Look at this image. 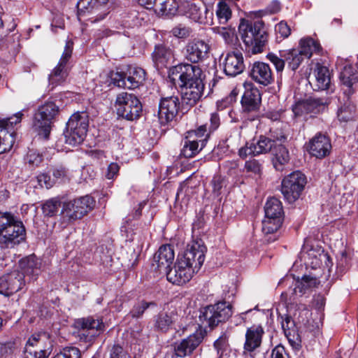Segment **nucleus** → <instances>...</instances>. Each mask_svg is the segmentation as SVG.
<instances>
[{
  "mask_svg": "<svg viewBox=\"0 0 358 358\" xmlns=\"http://www.w3.org/2000/svg\"><path fill=\"white\" fill-rule=\"evenodd\" d=\"M186 112L182 108V101L178 96L162 97L158 106V119L161 126H169L176 120L179 110Z\"/></svg>",
  "mask_w": 358,
  "mask_h": 358,
  "instance_id": "nucleus-14",
  "label": "nucleus"
},
{
  "mask_svg": "<svg viewBox=\"0 0 358 358\" xmlns=\"http://www.w3.org/2000/svg\"><path fill=\"white\" fill-rule=\"evenodd\" d=\"M73 48V43L71 41H67L58 64L48 76L49 85L52 86L51 90L65 81L68 76L66 64L71 57Z\"/></svg>",
  "mask_w": 358,
  "mask_h": 358,
  "instance_id": "nucleus-18",
  "label": "nucleus"
},
{
  "mask_svg": "<svg viewBox=\"0 0 358 358\" xmlns=\"http://www.w3.org/2000/svg\"><path fill=\"white\" fill-rule=\"evenodd\" d=\"M274 143L268 139V137L260 135L258 138H254L245 146L238 150V155L241 158L245 159L248 155L257 156L266 154L271 151Z\"/></svg>",
  "mask_w": 358,
  "mask_h": 358,
  "instance_id": "nucleus-23",
  "label": "nucleus"
},
{
  "mask_svg": "<svg viewBox=\"0 0 358 358\" xmlns=\"http://www.w3.org/2000/svg\"><path fill=\"white\" fill-rule=\"evenodd\" d=\"M206 252L207 248L203 241L201 239H196L187 245L182 256L178 259L197 273L205 261Z\"/></svg>",
  "mask_w": 358,
  "mask_h": 358,
  "instance_id": "nucleus-16",
  "label": "nucleus"
},
{
  "mask_svg": "<svg viewBox=\"0 0 358 358\" xmlns=\"http://www.w3.org/2000/svg\"><path fill=\"white\" fill-rule=\"evenodd\" d=\"M266 57L274 65L278 73L283 71L285 64V59L284 58L280 56L278 57L273 52H269Z\"/></svg>",
  "mask_w": 358,
  "mask_h": 358,
  "instance_id": "nucleus-58",
  "label": "nucleus"
},
{
  "mask_svg": "<svg viewBox=\"0 0 358 358\" xmlns=\"http://www.w3.org/2000/svg\"><path fill=\"white\" fill-rule=\"evenodd\" d=\"M24 285L23 273L14 271L0 278V294L9 296L22 289Z\"/></svg>",
  "mask_w": 358,
  "mask_h": 358,
  "instance_id": "nucleus-25",
  "label": "nucleus"
},
{
  "mask_svg": "<svg viewBox=\"0 0 358 358\" xmlns=\"http://www.w3.org/2000/svg\"><path fill=\"white\" fill-rule=\"evenodd\" d=\"M330 138L325 134L317 133L313 136L307 145V150L311 156L317 159L327 157L331 150Z\"/></svg>",
  "mask_w": 358,
  "mask_h": 358,
  "instance_id": "nucleus-26",
  "label": "nucleus"
},
{
  "mask_svg": "<svg viewBox=\"0 0 358 358\" xmlns=\"http://www.w3.org/2000/svg\"><path fill=\"white\" fill-rule=\"evenodd\" d=\"M52 358H81V352L76 347H65Z\"/></svg>",
  "mask_w": 358,
  "mask_h": 358,
  "instance_id": "nucleus-54",
  "label": "nucleus"
},
{
  "mask_svg": "<svg viewBox=\"0 0 358 358\" xmlns=\"http://www.w3.org/2000/svg\"><path fill=\"white\" fill-rule=\"evenodd\" d=\"M108 85L119 88H126V74L124 72L111 71L108 73Z\"/></svg>",
  "mask_w": 358,
  "mask_h": 358,
  "instance_id": "nucleus-50",
  "label": "nucleus"
},
{
  "mask_svg": "<svg viewBox=\"0 0 358 358\" xmlns=\"http://www.w3.org/2000/svg\"><path fill=\"white\" fill-rule=\"evenodd\" d=\"M213 346L217 352L219 358H224L229 355L231 352L229 344V336L224 332L215 341Z\"/></svg>",
  "mask_w": 358,
  "mask_h": 358,
  "instance_id": "nucleus-48",
  "label": "nucleus"
},
{
  "mask_svg": "<svg viewBox=\"0 0 358 358\" xmlns=\"http://www.w3.org/2000/svg\"><path fill=\"white\" fill-rule=\"evenodd\" d=\"M299 52L304 58H310L313 53H320L322 48L320 43L310 37L301 38Z\"/></svg>",
  "mask_w": 358,
  "mask_h": 358,
  "instance_id": "nucleus-40",
  "label": "nucleus"
},
{
  "mask_svg": "<svg viewBox=\"0 0 358 358\" xmlns=\"http://www.w3.org/2000/svg\"><path fill=\"white\" fill-rule=\"evenodd\" d=\"M169 76L173 81L178 80L182 109L188 111L201 101L206 76L199 65L180 62L169 69Z\"/></svg>",
  "mask_w": 358,
  "mask_h": 358,
  "instance_id": "nucleus-1",
  "label": "nucleus"
},
{
  "mask_svg": "<svg viewBox=\"0 0 358 358\" xmlns=\"http://www.w3.org/2000/svg\"><path fill=\"white\" fill-rule=\"evenodd\" d=\"M275 31L279 34L282 38H287L291 34V29L285 21H281L275 27Z\"/></svg>",
  "mask_w": 358,
  "mask_h": 358,
  "instance_id": "nucleus-63",
  "label": "nucleus"
},
{
  "mask_svg": "<svg viewBox=\"0 0 358 358\" xmlns=\"http://www.w3.org/2000/svg\"><path fill=\"white\" fill-rule=\"evenodd\" d=\"M26 239L23 222L10 212L0 211V244L4 248H13Z\"/></svg>",
  "mask_w": 358,
  "mask_h": 358,
  "instance_id": "nucleus-4",
  "label": "nucleus"
},
{
  "mask_svg": "<svg viewBox=\"0 0 358 358\" xmlns=\"http://www.w3.org/2000/svg\"><path fill=\"white\" fill-rule=\"evenodd\" d=\"M273 155L272 163L275 169L278 171H283L290 161V155L288 149L283 144L273 145L271 150Z\"/></svg>",
  "mask_w": 358,
  "mask_h": 358,
  "instance_id": "nucleus-34",
  "label": "nucleus"
},
{
  "mask_svg": "<svg viewBox=\"0 0 358 358\" xmlns=\"http://www.w3.org/2000/svg\"><path fill=\"white\" fill-rule=\"evenodd\" d=\"M126 74V88L134 90L143 85L146 78V73L141 67H130Z\"/></svg>",
  "mask_w": 358,
  "mask_h": 358,
  "instance_id": "nucleus-35",
  "label": "nucleus"
},
{
  "mask_svg": "<svg viewBox=\"0 0 358 358\" xmlns=\"http://www.w3.org/2000/svg\"><path fill=\"white\" fill-rule=\"evenodd\" d=\"M23 113H16L13 116L0 119V154L9 151L13 147L16 133L15 126L20 123Z\"/></svg>",
  "mask_w": 358,
  "mask_h": 358,
  "instance_id": "nucleus-13",
  "label": "nucleus"
},
{
  "mask_svg": "<svg viewBox=\"0 0 358 358\" xmlns=\"http://www.w3.org/2000/svg\"><path fill=\"white\" fill-rule=\"evenodd\" d=\"M180 6L177 0H159L157 7L162 15L173 16L178 11Z\"/></svg>",
  "mask_w": 358,
  "mask_h": 358,
  "instance_id": "nucleus-47",
  "label": "nucleus"
},
{
  "mask_svg": "<svg viewBox=\"0 0 358 358\" xmlns=\"http://www.w3.org/2000/svg\"><path fill=\"white\" fill-rule=\"evenodd\" d=\"M175 253L173 248L170 244L162 245L158 251L155 254L152 263V266L155 267L159 273H166L174 260Z\"/></svg>",
  "mask_w": 358,
  "mask_h": 358,
  "instance_id": "nucleus-27",
  "label": "nucleus"
},
{
  "mask_svg": "<svg viewBox=\"0 0 358 358\" xmlns=\"http://www.w3.org/2000/svg\"><path fill=\"white\" fill-rule=\"evenodd\" d=\"M147 204V201L140 202L137 207L134 209L124 219V222L121 227V232L126 234L127 239L133 240V235L136 222L138 220L142 215V210Z\"/></svg>",
  "mask_w": 358,
  "mask_h": 358,
  "instance_id": "nucleus-31",
  "label": "nucleus"
},
{
  "mask_svg": "<svg viewBox=\"0 0 358 358\" xmlns=\"http://www.w3.org/2000/svg\"><path fill=\"white\" fill-rule=\"evenodd\" d=\"M220 66L224 73L228 77H236L242 73L245 69L244 58L241 52L231 51L223 55L220 59Z\"/></svg>",
  "mask_w": 358,
  "mask_h": 358,
  "instance_id": "nucleus-22",
  "label": "nucleus"
},
{
  "mask_svg": "<svg viewBox=\"0 0 358 358\" xmlns=\"http://www.w3.org/2000/svg\"><path fill=\"white\" fill-rule=\"evenodd\" d=\"M185 58L190 64L203 62L209 57L210 45L205 41L194 38L189 41L185 47Z\"/></svg>",
  "mask_w": 358,
  "mask_h": 358,
  "instance_id": "nucleus-19",
  "label": "nucleus"
},
{
  "mask_svg": "<svg viewBox=\"0 0 358 358\" xmlns=\"http://www.w3.org/2000/svg\"><path fill=\"white\" fill-rule=\"evenodd\" d=\"M185 264L178 258L173 267H171L166 273L167 280L177 285H182L189 282L196 272Z\"/></svg>",
  "mask_w": 358,
  "mask_h": 358,
  "instance_id": "nucleus-24",
  "label": "nucleus"
},
{
  "mask_svg": "<svg viewBox=\"0 0 358 358\" xmlns=\"http://www.w3.org/2000/svg\"><path fill=\"white\" fill-rule=\"evenodd\" d=\"M317 90H327L330 85V74L328 68L317 66L315 70Z\"/></svg>",
  "mask_w": 358,
  "mask_h": 358,
  "instance_id": "nucleus-44",
  "label": "nucleus"
},
{
  "mask_svg": "<svg viewBox=\"0 0 358 358\" xmlns=\"http://www.w3.org/2000/svg\"><path fill=\"white\" fill-rule=\"evenodd\" d=\"M62 103L56 97H51L43 105L38 107L34 114L33 128L39 136L45 139L49 138L52 125L59 115Z\"/></svg>",
  "mask_w": 358,
  "mask_h": 358,
  "instance_id": "nucleus-5",
  "label": "nucleus"
},
{
  "mask_svg": "<svg viewBox=\"0 0 358 358\" xmlns=\"http://www.w3.org/2000/svg\"><path fill=\"white\" fill-rule=\"evenodd\" d=\"M153 322L156 331L166 333L171 329L174 320L171 313L161 311L154 317Z\"/></svg>",
  "mask_w": 358,
  "mask_h": 358,
  "instance_id": "nucleus-38",
  "label": "nucleus"
},
{
  "mask_svg": "<svg viewBox=\"0 0 358 358\" xmlns=\"http://www.w3.org/2000/svg\"><path fill=\"white\" fill-rule=\"evenodd\" d=\"M203 149L201 148L199 142L188 138L186 135L180 155L185 158H192L199 154Z\"/></svg>",
  "mask_w": 358,
  "mask_h": 358,
  "instance_id": "nucleus-45",
  "label": "nucleus"
},
{
  "mask_svg": "<svg viewBox=\"0 0 358 358\" xmlns=\"http://www.w3.org/2000/svg\"><path fill=\"white\" fill-rule=\"evenodd\" d=\"M244 86L245 92L241 101L242 107L241 116L244 121L252 122L259 117L262 95L252 83H246Z\"/></svg>",
  "mask_w": 358,
  "mask_h": 358,
  "instance_id": "nucleus-11",
  "label": "nucleus"
},
{
  "mask_svg": "<svg viewBox=\"0 0 358 358\" xmlns=\"http://www.w3.org/2000/svg\"><path fill=\"white\" fill-rule=\"evenodd\" d=\"M216 15L220 24H225L231 17V10L226 2L217 3Z\"/></svg>",
  "mask_w": 358,
  "mask_h": 358,
  "instance_id": "nucleus-51",
  "label": "nucleus"
},
{
  "mask_svg": "<svg viewBox=\"0 0 358 358\" xmlns=\"http://www.w3.org/2000/svg\"><path fill=\"white\" fill-rule=\"evenodd\" d=\"M281 326L289 343L294 350L301 348V338L294 320L289 315L280 316Z\"/></svg>",
  "mask_w": 358,
  "mask_h": 358,
  "instance_id": "nucleus-29",
  "label": "nucleus"
},
{
  "mask_svg": "<svg viewBox=\"0 0 358 358\" xmlns=\"http://www.w3.org/2000/svg\"><path fill=\"white\" fill-rule=\"evenodd\" d=\"M157 303L155 301H146L145 299H137L130 309L128 316L134 320L143 318L148 309L155 308Z\"/></svg>",
  "mask_w": 358,
  "mask_h": 358,
  "instance_id": "nucleus-37",
  "label": "nucleus"
},
{
  "mask_svg": "<svg viewBox=\"0 0 358 358\" xmlns=\"http://www.w3.org/2000/svg\"><path fill=\"white\" fill-rule=\"evenodd\" d=\"M229 152V147L226 141H220L218 145L213 150V155L218 159H222Z\"/></svg>",
  "mask_w": 358,
  "mask_h": 358,
  "instance_id": "nucleus-60",
  "label": "nucleus"
},
{
  "mask_svg": "<svg viewBox=\"0 0 358 358\" xmlns=\"http://www.w3.org/2000/svg\"><path fill=\"white\" fill-rule=\"evenodd\" d=\"M115 107L117 117L127 121L137 120L143 113V106L139 99L127 92H121L117 95Z\"/></svg>",
  "mask_w": 358,
  "mask_h": 358,
  "instance_id": "nucleus-8",
  "label": "nucleus"
},
{
  "mask_svg": "<svg viewBox=\"0 0 358 358\" xmlns=\"http://www.w3.org/2000/svg\"><path fill=\"white\" fill-rule=\"evenodd\" d=\"M180 8L183 10L185 15L199 23H208L213 15L212 8L201 1H185L181 4Z\"/></svg>",
  "mask_w": 358,
  "mask_h": 358,
  "instance_id": "nucleus-20",
  "label": "nucleus"
},
{
  "mask_svg": "<svg viewBox=\"0 0 358 358\" xmlns=\"http://www.w3.org/2000/svg\"><path fill=\"white\" fill-rule=\"evenodd\" d=\"M225 183V180L220 175H215L210 181L212 186V193L215 197H218L222 194V189Z\"/></svg>",
  "mask_w": 358,
  "mask_h": 358,
  "instance_id": "nucleus-55",
  "label": "nucleus"
},
{
  "mask_svg": "<svg viewBox=\"0 0 358 358\" xmlns=\"http://www.w3.org/2000/svg\"><path fill=\"white\" fill-rule=\"evenodd\" d=\"M301 261L306 266H310L313 269L320 268L323 262L327 266L331 264V259L327 252H325L322 246L309 245L306 241L299 254Z\"/></svg>",
  "mask_w": 358,
  "mask_h": 358,
  "instance_id": "nucleus-15",
  "label": "nucleus"
},
{
  "mask_svg": "<svg viewBox=\"0 0 358 358\" xmlns=\"http://www.w3.org/2000/svg\"><path fill=\"white\" fill-rule=\"evenodd\" d=\"M108 358H131L126 349L120 344H114L108 350Z\"/></svg>",
  "mask_w": 358,
  "mask_h": 358,
  "instance_id": "nucleus-53",
  "label": "nucleus"
},
{
  "mask_svg": "<svg viewBox=\"0 0 358 358\" xmlns=\"http://www.w3.org/2000/svg\"><path fill=\"white\" fill-rule=\"evenodd\" d=\"M40 262L35 255H29L21 259L19 262V266L21 269V273L25 275H36L39 270Z\"/></svg>",
  "mask_w": 358,
  "mask_h": 358,
  "instance_id": "nucleus-41",
  "label": "nucleus"
},
{
  "mask_svg": "<svg viewBox=\"0 0 358 358\" xmlns=\"http://www.w3.org/2000/svg\"><path fill=\"white\" fill-rule=\"evenodd\" d=\"M265 218L262 221V230L266 234H273L282 226L284 212L281 201L272 197L268 199L265 206Z\"/></svg>",
  "mask_w": 358,
  "mask_h": 358,
  "instance_id": "nucleus-12",
  "label": "nucleus"
},
{
  "mask_svg": "<svg viewBox=\"0 0 358 358\" xmlns=\"http://www.w3.org/2000/svg\"><path fill=\"white\" fill-rule=\"evenodd\" d=\"M208 123L201 124L195 129L187 131L188 138H192L201 144V148H204L210 137L211 134L207 129Z\"/></svg>",
  "mask_w": 358,
  "mask_h": 358,
  "instance_id": "nucleus-43",
  "label": "nucleus"
},
{
  "mask_svg": "<svg viewBox=\"0 0 358 358\" xmlns=\"http://www.w3.org/2000/svg\"><path fill=\"white\" fill-rule=\"evenodd\" d=\"M62 208V201L59 197H53L45 201L41 206L44 216L52 217L56 216L60 208Z\"/></svg>",
  "mask_w": 358,
  "mask_h": 358,
  "instance_id": "nucleus-46",
  "label": "nucleus"
},
{
  "mask_svg": "<svg viewBox=\"0 0 358 358\" xmlns=\"http://www.w3.org/2000/svg\"><path fill=\"white\" fill-rule=\"evenodd\" d=\"M151 56L155 66L157 69H163L167 66L173 57V50L168 43L161 42L155 44Z\"/></svg>",
  "mask_w": 358,
  "mask_h": 358,
  "instance_id": "nucleus-30",
  "label": "nucleus"
},
{
  "mask_svg": "<svg viewBox=\"0 0 358 358\" xmlns=\"http://www.w3.org/2000/svg\"><path fill=\"white\" fill-rule=\"evenodd\" d=\"M67 170L63 166H57L52 169V176L56 183H61L66 178Z\"/></svg>",
  "mask_w": 358,
  "mask_h": 358,
  "instance_id": "nucleus-59",
  "label": "nucleus"
},
{
  "mask_svg": "<svg viewBox=\"0 0 358 358\" xmlns=\"http://www.w3.org/2000/svg\"><path fill=\"white\" fill-rule=\"evenodd\" d=\"M234 296V289L224 290L222 300L200 308L199 320L201 325L213 329L228 321L233 315Z\"/></svg>",
  "mask_w": 358,
  "mask_h": 358,
  "instance_id": "nucleus-3",
  "label": "nucleus"
},
{
  "mask_svg": "<svg viewBox=\"0 0 358 358\" xmlns=\"http://www.w3.org/2000/svg\"><path fill=\"white\" fill-rule=\"evenodd\" d=\"M89 118L86 110L76 111L70 116L63 132L66 144L75 147L84 141L89 129Z\"/></svg>",
  "mask_w": 358,
  "mask_h": 358,
  "instance_id": "nucleus-6",
  "label": "nucleus"
},
{
  "mask_svg": "<svg viewBox=\"0 0 358 358\" xmlns=\"http://www.w3.org/2000/svg\"><path fill=\"white\" fill-rule=\"evenodd\" d=\"M205 331H196L185 338L177 341L172 345L173 352L172 358H185L192 355L194 351L202 343Z\"/></svg>",
  "mask_w": 358,
  "mask_h": 358,
  "instance_id": "nucleus-17",
  "label": "nucleus"
},
{
  "mask_svg": "<svg viewBox=\"0 0 358 358\" xmlns=\"http://www.w3.org/2000/svg\"><path fill=\"white\" fill-rule=\"evenodd\" d=\"M15 342L9 341L0 343V357H6L13 353L15 350Z\"/></svg>",
  "mask_w": 358,
  "mask_h": 358,
  "instance_id": "nucleus-62",
  "label": "nucleus"
},
{
  "mask_svg": "<svg viewBox=\"0 0 358 358\" xmlns=\"http://www.w3.org/2000/svg\"><path fill=\"white\" fill-rule=\"evenodd\" d=\"M271 358H291L285 348L281 345H277L271 351Z\"/></svg>",
  "mask_w": 358,
  "mask_h": 358,
  "instance_id": "nucleus-64",
  "label": "nucleus"
},
{
  "mask_svg": "<svg viewBox=\"0 0 358 358\" xmlns=\"http://www.w3.org/2000/svg\"><path fill=\"white\" fill-rule=\"evenodd\" d=\"M264 334V331L261 325H252L248 328L244 343L245 351L252 352L258 348L262 344Z\"/></svg>",
  "mask_w": 358,
  "mask_h": 358,
  "instance_id": "nucleus-33",
  "label": "nucleus"
},
{
  "mask_svg": "<svg viewBox=\"0 0 358 358\" xmlns=\"http://www.w3.org/2000/svg\"><path fill=\"white\" fill-rule=\"evenodd\" d=\"M268 137L270 141H273L274 145L283 144L287 139V136L281 127H271Z\"/></svg>",
  "mask_w": 358,
  "mask_h": 358,
  "instance_id": "nucleus-52",
  "label": "nucleus"
},
{
  "mask_svg": "<svg viewBox=\"0 0 358 358\" xmlns=\"http://www.w3.org/2000/svg\"><path fill=\"white\" fill-rule=\"evenodd\" d=\"M95 205L94 199L85 195L62 203L61 216L64 221L69 223L80 220L92 210Z\"/></svg>",
  "mask_w": 358,
  "mask_h": 358,
  "instance_id": "nucleus-7",
  "label": "nucleus"
},
{
  "mask_svg": "<svg viewBox=\"0 0 358 358\" xmlns=\"http://www.w3.org/2000/svg\"><path fill=\"white\" fill-rule=\"evenodd\" d=\"M358 68L356 65L345 62L339 73V80L343 96L351 97L356 92L358 83Z\"/></svg>",
  "mask_w": 358,
  "mask_h": 358,
  "instance_id": "nucleus-21",
  "label": "nucleus"
},
{
  "mask_svg": "<svg viewBox=\"0 0 358 358\" xmlns=\"http://www.w3.org/2000/svg\"><path fill=\"white\" fill-rule=\"evenodd\" d=\"M244 169L248 173L260 175L262 171V164L255 159H251L245 162Z\"/></svg>",
  "mask_w": 358,
  "mask_h": 358,
  "instance_id": "nucleus-56",
  "label": "nucleus"
},
{
  "mask_svg": "<svg viewBox=\"0 0 358 358\" xmlns=\"http://www.w3.org/2000/svg\"><path fill=\"white\" fill-rule=\"evenodd\" d=\"M280 56L285 59L288 68L293 71L299 67L304 59L296 49L280 50Z\"/></svg>",
  "mask_w": 358,
  "mask_h": 358,
  "instance_id": "nucleus-39",
  "label": "nucleus"
},
{
  "mask_svg": "<svg viewBox=\"0 0 358 358\" xmlns=\"http://www.w3.org/2000/svg\"><path fill=\"white\" fill-rule=\"evenodd\" d=\"M318 278V276L312 274L304 275L301 280L298 278L295 280L292 294H299V296H302L306 294L308 289L316 287L320 283Z\"/></svg>",
  "mask_w": 358,
  "mask_h": 358,
  "instance_id": "nucleus-36",
  "label": "nucleus"
},
{
  "mask_svg": "<svg viewBox=\"0 0 358 358\" xmlns=\"http://www.w3.org/2000/svg\"><path fill=\"white\" fill-rule=\"evenodd\" d=\"M25 160L29 164L38 166L41 163L43 158L39 153L31 150L27 152Z\"/></svg>",
  "mask_w": 358,
  "mask_h": 358,
  "instance_id": "nucleus-61",
  "label": "nucleus"
},
{
  "mask_svg": "<svg viewBox=\"0 0 358 358\" xmlns=\"http://www.w3.org/2000/svg\"><path fill=\"white\" fill-rule=\"evenodd\" d=\"M37 180L40 186L45 187L47 189L52 187L56 185V182L53 180V178L50 173H41L37 176Z\"/></svg>",
  "mask_w": 358,
  "mask_h": 358,
  "instance_id": "nucleus-57",
  "label": "nucleus"
},
{
  "mask_svg": "<svg viewBox=\"0 0 358 358\" xmlns=\"http://www.w3.org/2000/svg\"><path fill=\"white\" fill-rule=\"evenodd\" d=\"M75 327L78 331V338L80 342L92 345L96 338L106 330L102 317L88 316L75 320Z\"/></svg>",
  "mask_w": 358,
  "mask_h": 358,
  "instance_id": "nucleus-9",
  "label": "nucleus"
},
{
  "mask_svg": "<svg viewBox=\"0 0 358 358\" xmlns=\"http://www.w3.org/2000/svg\"><path fill=\"white\" fill-rule=\"evenodd\" d=\"M238 29L247 52L257 54L265 50L268 41V31L262 20L242 18Z\"/></svg>",
  "mask_w": 358,
  "mask_h": 358,
  "instance_id": "nucleus-2",
  "label": "nucleus"
},
{
  "mask_svg": "<svg viewBox=\"0 0 358 358\" xmlns=\"http://www.w3.org/2000/svg\"><path fill=\"white\" fill-rule=\"evenodd\" d=\"M249 76L256 83L267 86L273 81L270 66L262 62H255L249 69Z\"/></svg>",
  "mask_w": 358,
  "mask_h": 358,
  "instance_id": "nucleus-28",
  "label": "nucleus"
},
{
  "mask_svg": "<svg viewBox=\"0 0 358 358\" xmlns=\"http://www.w3.org/2000/svg\"><path fill=\"white\" fill-rule=\"evenodd\" d=\"M307 178L300 171H295L285 176L282 181L280 191L285 200L289 203H293L298 200L302 194Z\"/></svg>",
  "mask_w": 358,
  "mask_h": 358,
  "instance_id": "nucleus-10",
  "label": "nucleus"
},
{
  "mask_svg": "<svg viewBox=\"0 0 358 358\" xmlns=\"http://www.w3.org/2000/svg\"><path fill=\"white\" fill-rule=\"evenodd\" d=\"M94 0H79L77 3L78 16H85L87 13H94L99 10Z\"/></svg>",
  "mask_w": 358,
  "mask_h": 358,
  "instance_id": "nucleus-49",
  "label": "nucleus"
},
{
  "mask_svg": "<svg viewBox=\"0 0 358 358\" xmlns=\"http://www.w3.org/2000/svg\"><path fill=\"white\" fill-rule=\"evenodd\" d=\"M327 104L325 98L310 97L293 108L296 115H301L303 110L307 113H319Z\"/></svg>",
  "mask_w": 358,
  "mask_h": 358,
  "instance_id": "nucleus-32",
  "label": "nucleus"
},
{
  "mask_svg": "<svg viewBox=\"0 0 358 358\" xmlns=\"http://www.w3.org/2000/svg\"><path fill=\"white\" fill-rule=\"evenodd\" d=\"M350 99L351 97L344 96V103L338 109L337 117L341 122H347L355 117V106L352 103Z\"/></svg>",
  "mask_w": 358,
  "mask_h": 358,
  "instance_id": "nucleus-42",
  "label": "nucleus"
}]
</instances>
